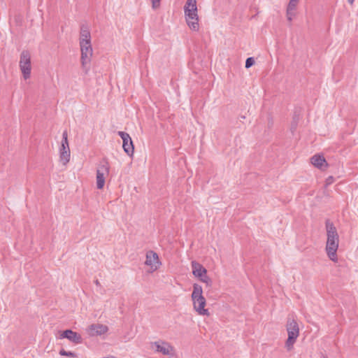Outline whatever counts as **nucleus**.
Returning <instances> with one entry per match:
<instances>
[{"label": "nucleus", "mask_w": 358, "mask_h": 358, "mask_svg": "<svg viewBox=\"0 0 358 358\" xmlns=\"http://www.w3.org/2000/svg\"><path fill=\"white\" fill-rule=\"evenodd\" d=\"M79 44L81 52V64L85 68L90 64L92 55L93 49L91 43V34L90 29L86 25H82L80 31Z\"/></svg>", "instance_id": "obj_1"}, {"label": "nucleus", "mask_w": 358, "mask_h": 358, "mask_svg": "<svg viewBox=\"0 0 358 358\" xmlns=\"http://www.w3.org/2000/svg\"><path fill=\"white\" fill-rule=\"evenodd\" d=\"M327 243L326 252L328 257L333 262L338 261L337 250L339 244V236L337 229L332 222H326Z\"/></svg>", "instance_id": "obj_2"}, {"label": "nucleus", "mask_w": 358, "mask_h": 358, "mask_svg": "<svg viewBox=\"0 0 358 358\" xmlns=\"http://www.w3.org/2000/svg\"><path fill=\"white\" fill-rule=\"evenodd\" d=\"M185 21L190 29L197 31L199 29L198 10L196 0H187L184 6Z\"/></svg>", "instance_id": "obj_3"}, {"label": "nucleus", "mask_w": 358, "mask_h": 358, "mask_svg": "<svg viewBox=\"0 0 358 358\" xmlns=\"http://www.w3.org/2000/svg\"><path fill=\"white\" fill-rule=\"evenodd\" d=\"M191 297L193 303L194 310L199 315L208 316L210 313L208 309L205 308L206 305V300L203 296V289L201 285L196 283L193 285V291Z\"/></svg>", "instance_id": "obj_4"}, {"label": "nucleus", "mask_w": 358, "mask_h": 358, "mask_svg": "<svg viewBox=\"0 0 358 358\" xmlns=\"http://www.w3.org/2000/svg\"><path fill=\"white\" fill-rule=\"evenodd\" d=\"M287 331L288 338L285 342V348L287 351H290L293 349L294 344L299 335V326L294 320H288L287 324Z\"/></svg>", "instance_id": "obj_5"}, {"label": "nucleus", "mask_w": 358, "mask_h": 358, "mask_svg": "<svg viewBox=\"0 0 358 358\" xmlns=\"http://www.w3.org/2000/svg\"><path fill=\"white\" fill-rule=\"evenodd\" d=\"M150 348L155 352L161 353L163 355L172 356L174 354V347L169 342L164 340L150 343Z\"/></svg>", "instance_id": "obj_6"}, {"label": "nucleus", "mask_w": 358, "mask_h": 358, "mask_svg": "<svg viewBox=\"0 0 358 358\" xmlns=\"http://www.w3.org/2000/svg\"><path fill=\"white\" fill-rule=\"evenodd\" d=\"M19 65L24 79L27 80L29 78L31 71V55L27 50H23L22 52Z\"/></svg>", "instance_id": "obj_7"}, {"label": "nucleus", "mask_w": 358, "mask_h": 358, "mask_svg": "<svg viewBox=\"0 0 358 358\" xmlns=\"http://www.w3.org/2000/svg\"><path fill=\"white\" fill-rule=\"evenodd\" d=\"M71 158V152L68 141V134L64 131L62 134V140L59 147V160L63 165H66Z\"/></svg>", "instance_id": "obj_8"}, {"label": "nucleus", "mask_w": 358, "mask_h": 358, "mask_svg": "<svg viewBox=\"0 0 358 358\" xmlns=\"http://www.w3.org/2000/svg\"><path fill=\"white\" fill-rule=\"evenodd\" d=\"M109 174V164L107 162L103 161L96 169V183L99 189L103 188L106 178Z\"/></svg>", "instance_id": "obj_9"}, {"label": "nucleus", "mask_w": 358, "mask_h": 358, "mask_svg": "<svg viewBox=\"0 0 358 358\" xmlns=\"http://www.w3.org/2000/svg\"><path fill=\"white\" fill-rule=\"evenodd\" d=\"M192 268L193 275L199 278V280L206 283L207 285H211L212 281L207 275V270L199 263L196 261L192 262Z\"/></svg>", "instance_id": "obj_10"}, {"label": "nucleus", "mask_w": 358, "mask_h": 358, "mask_svg": "<svg viewBox=\"0 0 358 358\" xmlns=\"http://www.w3.org/2000/svg\"><path fill=\"white\" fill-rule=\"evenodd\" d=\"M145 264L146 266H149V271L151 273L157 270L161 265L158 255L152 250L146 253Z\"/></svg>", "instance_id": "obj_11"}, {"label": "nucleus", "mask_w": 358, "mask_h": 358, "mask_svg": "<svg viewBox=\"0 0 358 358\" xmlns=\"http://www.w3.org/2000/svg\"><path fill=\"white\" fill-rule=\"evenodd\" d=\"M118 135L120 136V138L122 139L123 144L122 147L124 150V152L129 156H131L134 153V145L132 140L129 135V134L124 132V131H118Z\"/></svg>", "instance_id": "obj_12"}, {"label": "nucleus", "mask_w": 358, "mask_h": 358, "mask_svg": "<svg viewBox=\"0 0 358 358\" xmlns=\"http://www.w3.org/2000/svg\"><path fill=\"white\" fill-rule=\"evenodd\" d=\"M108 328L101 324H92L86 329L87 334L90 336H101L106 333Z\"/></svg>", "instance_id": "obj_13"}, {"label": "nucleus", "mask_w": 358, "mask_h": 358, "mask_svg": "<svg viewBox=\"0 0 358 358\" xmlns=\"http://www.w3.org/2000/svg\"><path fill=\"white\" fill-rule=\"evenodd\" d=\"M300 0H289L286 6V17L289 22H292L296 15V11Z\"/></svg>", "instance_id": "obj_14"}, {"label": "nucleus", "mask_w": 358, "mask_h": 358, "mask_svg": "<svg viewBox=\"0 0 358 358\" xmlns=\"http://www.w3.org/2000/svg\"><path fill=\"white\" fill-rule=\"evenodd\" d=\"M60 338H67L69 341L75 344L81 343L83 341L82 337L79 334L73 331L71 329H67L62 331L60 334Z\"/></svg>", "instance_id": "obj_15"}, {"label": "nucleus", "mask_w": 358, "mask_h": 358, "mask_svg": "<svg viewBox=\"0 0 358 358\" xmlns=\"http://www.w3.org/2000/svg\"><path fill=\"white\" fill-rule=\"evenodd\" d=\"M311 163L317 168L323 169L327 166L325 159L320 155H314L311 158Z\"/></svg>", "instance_id": "obj_16"}, {"label": "nucleus", "mask_w": 358, "mask_h": 358, "mask_svg": "<svg viewBox=\"0 0 358 358\" xmlns=\"http://www.w3.org/2000/svg\"><path fill=\"white\" fill-rule=\"evenodd\" d=\"M59 355H62V356H66V357H76V355L73 352H70V351H66L64 349L60 350Z\"/></svg>", "instance_id": "obj_17"}, {"label": "nucleus", "mask_w": 358, "mask_h": 358, "mask_svg": "<svg viewBox=\"0 0 358 358\" xmlns=\"http://www.w3.org/2000/svg\"><path fill=\"white\" fill-rule=\"evenodd\" d=\"M255 64V60L252 57H248L245 61V68L248 69Z\"/></svg>", "instance_id": "obj_18"}, {"label": "nucleus", "mask_w": 358, "mask_h": 358, "mask_svg": "<svg viewBox=\"0 0 358 358\" xmlns=\"http://www.w3.org/2000/svg\"><path fill=\"white\" fill-rule=\"evenodd\" d=\"M151 1L153 9H157L159 7L161 0H151Z\"/></svg>", "instance_id": "obj_19"}, {"label": "nucleus", "mask_w": 358, "mask_h": 358, "mask_svg": "<svg viewBox=\"0 0 358 358\" xmlns=\"http://www.w3.org/2000/svg\"><path fill=\"white\" fill-rule=\"evenodd\" d=\"M334 181L333 177L330 176L326 180V185H331Z\"/></svg>", "instance_id": "obj_20"}, {"label": "nucleus", "mask_w": 358, "mask_h": 358, "mask_svg": "<svg viewBox=\"0 0 358 358\" xmlns=\"http://www.w3.org/2000/svg\"><path fill=\"white\" fill-rule=\"evenodd\" d=\"M348 3H350L351 5L353 4L355 0H348Z\"/></svg>", "instance_id": "obj_21"}, {"label": "nucleus", "mask_w": 358, "mask_h": 358, "mask_svg": "<svg viewBox=\"0 0 358 358\" xmlns=\"http://www.w3.org/2000/svg\"><path fill=\"white\" fill-rule=\"evenodd\" d=\"M322 358H327V357H323Z\"/></svg>", "instance_id": "obj_22"}]
</instances>
